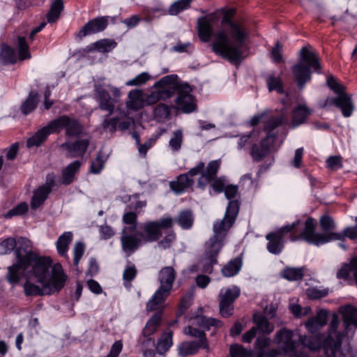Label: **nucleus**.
<instances>
[{
    "label": "nucleus",
    "instance_id": "obj_9",
    "mask_svg": "<svg viewBox=\"0 0 357 357\" xmlns=\"http://www.w3.org/2000/svg\"><path fill=\"white\" fill-rule=\"evenodd\" d=\"M222 326V323L218 319L204 316H197L192 325L184 328L183 333L190 337L197 339L196 342L201 344L202 349L206 352H209L211 349L203 329L209 330L211 326L220 328Z\"/></svg>",
    "mask_w": 357,
    "mask_h": 357
},
{
    "label": "nucleus",
    "instance_id": "obj_55",
    "mask_svg": "<svg viewBox=\"0 0 357 357\" xmlns=\"http://www.w3.org/2000/svg\"><path fill=\"white\" fill-rule=\"evenodd\" d=\"M183 142V132L181 130H176L173 132V136L170 139L169 145L173 151H178Z\"/></svg>",
    "mask_w": 357,
    "mask_h": 357
},
{
    "label": "nucleus",
    "instance_id": "obj_21",
    "mask_svg": "<svg viewBox=\"0 0 357 357\" xmlns=\"http://www.w3.org/2000/svg\"><path fill=\"white\" fill-rule=\"evenodd\" d=\"M275 136L268 134L260 144H254L250 149V155L255 162L262 160L270 153V148L275 142Z\"/></svg>",
    "mask_w": 357,
    "mask_h": 357
},
{
    "label": "nucleus",
    "instance_id": "obj_19",
    "mask_svg": "<svg viewBox=\"0 0 357 357\" xmlns=\"http://www.w3.org/2000/svg\"><path fill=\"white\" fill-rule=\"evenodd\" d=\"M339 324V319L336 314L333 316L332 320L330 323L329 332L324 341V347L327 351H331V354L334 355L337 349H339L342 344L343 335L337 332V328Z\"/></svg>",
    "mask_w": 357,
    "mask_h": 357
},
{
    "label": "nucleus",
    "instance_id": "obj_30",
    "mask_svg": "<svg viewBox=\"0 0 357 357\" xmlns=\"http://www.w3.org/2000/svg\"><path fill=\"white\" fill-rule=\"evenodd\" d=\"M55 132L52 127H50V123L47 126L38 130L32 137L28 139L26 145L29 148L33 146H40L47 139L50 133Z\"/></svg>",
    "mask_w": 357,
    "mask_h": 357
},
{
    "label": "nucleus",
    "instance_id": "obj_23",
    "mask_svg": "<svg viewBox=\"0 0 357 357\" xmlns=\"http://www.w3.org/2000/svg\"><path fill=\"white\" fill-rule=\"evenodd\" d=\"M89 144L88 139H79L74 142H66L63 143L61 148L66 151V157L76 158L83 155L89 146Z\"/></svg>",
    "mask_w": 357,
    "mask_h": 357
},
{
    "label": "nucleus",
    "instance_id": "obj_37",
    "mask_svg": "<svg viewBox=\"0 0 357 357\" xmlns=\"http://www.w3.org/2000/svg\"><path fill=\"white\" fill-rule=\"evenodd\" d=\"M73 233L70 231H66L62 234L58 238L56 245L58 254L68 258V246L73 241Z\"/></svg>",
    "mask_w": 357,
    "mask_h": 357
},
{
    "label": "nucleus",
    "instance_id": "obj_4",
    "mask_svg": "<svg viewBox=\"0 0 357 357\" xmlns=\"http://www.w3.org/2000/svg\"><path fill=\"white\" fill-rule=\"evenodd\" d=\"M320 69L318 56L307 47H303L300 50L299 61L292 67L291 71L298 87L303 89L311 79L312 71L319 73Z\"/></svg>",
    "mask_w": 357,
    "mask_h": 357
},
{
    "label": "nucleus",
    "instance_id": "obj_33",
    "mask_svg": "<svg viewBox=\"0 0 357 357\" xmlns=\"http://www.w3.org/2000/svg\"><path fill=\"white\" fill-rule=\"evenodd\" d=\"M137 215L134 212H126L123 215V222L130 226L125 227L121 231V239L125 235H135L137 229Z\"/></svg>",
    "mask_w": 357,
    "mask_h": 357
},
{
    "label": "nucleus",
    "instance_id": "obj_14",
    "mask_svg": "<svg viewBox=\"0 0 357 357\" xmlns=\"http://www.w3.org/2000/svg\"><path fill=\"white\" fill-rule=\"evenodd\" d=\"M110 91L112 97L108 91L100 86H96L95 95L98 102V107L101 110L107 111L109 115H112L115 109V104L119 100L121 93L117 87L111 86Z\"/></svg>",
    "mask_w": 357,
    "mask_h": 357
},
{
    "label": "nucleus",
    "instance_id": "obj_7",
    "mask_svg": "<svg viewBox=\"0 0 357 357\" xmlns=\"http://www.w3.org/2000/svg\"><path fill=\"white\" fill-rule=\"evenodd\" d=\"M31 252L33 255V259L30 261V266H32L31 275L36 278V281L40 284L48 283L53 284L54 271L55 268L59 272L61 278L63 279V287L68 279L67 275L64 273L63 269L60 264L52 265V261L50 257H40L37 253L31 250Z\"/></svg>",
    "mask_w": 357,
    "mask_h": 357
},
{
    "label": "nucleus",
    "instance_id": "obj_40",
    "mask_svg": "<svg viewBox=\"0 0 357 357\" xmlns=\"http://www.w3.org/2000/svg\"><path fill=\"white\" fill-rule=\"evenodd\" d=\"M64 8L63 0H54L47 14V20L49 23H54L59 18L62 10Z\"/></svg>",
    "mask_w": 357,
    "mask_h": 357
},
{
    "label": "nucleus",
    "instance_id": "obj_18",
    "mask_svg": "<svg viewBox=\"0 0 357 357\" xmlns=\"http://www.w3.org/2000/svg\"><path fill=\"white\" fill-rule=\"evenodd\" d=\"M176 77L174 75H167L154 84L153 88L157 89L160 100H165L177 92L178 84H175Z\"/></svg>",
    "mask_w": 357,
    "mask_h": 357
},
{
    "label": "nucleus",
    "instance_id": "obj_64",
    "mask_svg": "<svg viewBox=\"0 0 357 357\" xmlns=\"http://www.w3.org/2000/svg\"><path fill=\"white\" fill-rule=\"evenodd\" d=\"M271 344V339L266 336H259L255 342V349L261 354Z\"/></svg>",
    "mask_w": 357,
    "mask_h": 357
},
{
    "label": "nucleus",
    "instance_id": "obj_20",
    "mask_svg": "<svg viewBox=\"0 0 357 357\" xmlns=\"http://www.w3.org/2000/svg\"><path fill=\"white\" fill-rule=\"evenodd\" d=\"M292 337V331L286 328L278 331L275 335V343L285 355L292 354L296 349V342Z\"/></svg>",
    "mask_w": 357,
    "mask_h": 357
},
{
    "label": "nucleus",
    "instance_id": "obj_5",
    "mask_svg": "<svg viewBox=\"0 0 357 357\" xmlns=\"http://www.w3.org/2000/svg\"><path fill=\"white\" fill-rule=\"evenodd\" d=\"M315 229V220L312 218H307L305 221V231L303 237L310 244L320 245L333 241H344L345 238L351 240L357 239V225L354 227H346L342 233L317 234Z\"/></svg>",
    "mask_w": 357,
    "mask_h": 357
},
{
    "label": "nucleus",
    "instance_id": "obj_1",
    "mask_svg": "<svg viewBox=\"0 0 357 357\" xmlns=\"http://www.w3.org/2000/svg\"><path fill=\"white\" fill-rule=\"evenodd\" d=\"M222 24H228L229 33L234 42H229L225 31H218L214 33L212 50L216 54L231 63L240 61L247 50L245 41L249 35L248 29L243 24L231 21L227 15L223 17Z\"/></svg>",
    "mask_w": 357,
    "mask_h": 357
},
{
    "label": "nucleus",
    "instance_id": "obj_38",
    "mask_svg": "<svg viewBox=\"0 0 357 357\" xmlns=\"http://www.w3.org/2000/svg\"><path fill=\"white\" fill-rule=\"evenodd\" d=\"M50 192L49 187H43L42 185L35 190L31 201V208L36 209L40 206L47 199Z\"/></svg>",
    "mask_w": 357,
    "mask_h": 357
},
{
    "label": "nucleus",
    "instance_id": "obj_63",
    "mask_svg": "<svg viewBox=\"0 0 357 357\" xmlns=\"http://www.w3.org/2000/svg\"><path fill=\"white\" fill-rule=\"evenodd\" d=\"M84 252V244L82 242H77L75 244L73 252V264L75 266H77L80 259L82 257Z\"/></svg>",
    "mask_w": 357,
    "mask_h": 357
},
{
    "label": "nucleus",
    "instance_id": "obj_61",
    "mask_svg": "<svg viewBox=\"0 0 357 357\" xmlns=\"http://www.w3.org/2000/svg\"><path fill=\"white\" fill-rule=\"evenodd\" d=\"M220 313L223 317H229L232 315L234 305L232 303L219 300Z\"/></svg>",
    "mask_w": 357,
    "mask_h": 357
},
{
    "label": "nucleus",
    "instance_id": "obj_44",
    "mask_svg": "<svg viewBox=\"0 0 357 357\" xmlns=\"http://www.w3.org/2000/svg\"><path fill=\"white\" fill-rule=\"evenodd\" d=\"M116 45L117 43L114 40L109 38L101 39L93 44V47L91 48V50H93L101 53H108L115 48Z\"/></svg>",
    "mask_w": 357,
    "mask_h": 357
},
{
    "label": "nucleus",
    "instance_id": "obj_11",
    "mask_svg": "<svg viewBox=\"0 0 357 357\" xmlns=\"http://www.w3.org/2000/svg\"><path fill=\"white\" fill-rule=\"evenodd\" d=\"M224 245V241L212 236L205 243L204 257L200 261L199 265L203 273L211 274L213 268L218 263V256Z\"/></svg>",
    "mask_w": 357,
    "mask_h": 357
},
{
    "label": "nucleus",
    "instance_id": "obj_46",
    "mask_svg": "<svg viewBox=\"0 0 357 357\" xmlns=\"http://www.w3.org/2000/svg\"><path fill=\"white\" fill-rule=\"evenodd\" d=\"M303 268H286L282 272V276L289 280L296 281L301 280L304 275Z\"/></svg>",
    "mask_w": 357,
    "mask_h": 357
},
{
    "label": "nucleus",
    "instance_id": "obj_62",
    "mask_svg": "<svg viewBox=\"0 0 357 357\" xmlns=\"http://www.w3.org/2000/svg\"><path fill=\"white\" fill-rule=\"evenodd\" d=\"M328 294L327 289H319L315 287L309 288L306 290V294L311 299H319L325 297Z\"/></svg>",
    "mask_w": 357,
    "mask_h": 357
},
{
    "label": "nucleus",
    "instance_id": "obj_17",
    "mask_svg": "<svg viewBox=\"0 0 357 357\" xmlns=\"http://www.w3.org/2000/svg\"><path fill=\"white\" fill-rule=\"evenodd\" d=\"M33 255L29 252V255L16 258L17 262L8 268L6 279L11 284L19 282L20 275L30 267V261L33 259Z\"/></svg>",
    "mask_w": 357,
    "mask_h": 357
},
{
    "label": "nucleus",
    "instance_id": "obj_48",
    "mask_svg": "<svg viewBox=\"0 0 357 357\" xmlns=\"http://www.w3.org/2000/svg\"><path fill=\"white\" fill-rule=\"evenodd\" d=\"M17 50L19 59L20 61H24L31 58L29 45L27 44L25 37L19 36L17 38Z\"/></svg>",
    "mask_w": 357,
    "mask_h": 357
},
{
    "label": "nucleus",
    "instance_id": "obj_50",
    "mask_svg": "<svg viewBox=\"0 0 357 357\" xmlns=\"http://www.w3.org/2000/svg\"><path fill=\"white\" fill-rule=\"evenodd\" d=\"M108 24V17H98L91 20V33H98L105 29Z\"/></svg>",
    "mask_w": 357,
    "mask_h": 357
},
{
    "label": "nucleus",
    "instance_id": "obj_8",
    "mask_svg": "<svg viewBox=\"0 0 357 357\" xmlns=\"http://www.w3.org/2000/svg\"><path fill=\"white\" fill-rule=\"evenodd\" d=\"M301 221L299 220L294 222L291 225L283 226L278 231L271 232L266 234V238L268 241L267 244V250L269 252L274 255H279L284 248L285 235L289 234V238L291 241L305 239L303 235L305 231V226L303 231L299 234H296V228L299 225Z\"/></svg>",
    "mask_w": 357,
    "mask_h": 357
},
{
    "label": "nucleus",
    "instance_id": "obj_52",
    "mask_svg": "<svg viewBox=\"0 0 357 357\" xmlns=\"http://www.w3.org/2000/svg\"><path fill=\"white\" fill-rule=\"evenodd\" d=\"M151 76L147 72H143L133 79H131L126 82V85L128 86H139L146 84L149 80H150Z\"/></svg>",
    "mask_w": 357,
    "mask_h": 357
},
{
    "label": "nucleus",
    "instance_id": "obj_26",
    "mask_svg": "<svg viewBox=\"0 0 357 357\" xmlns=\"http://www.w3.org/2000/svg\"><path fill=\"white\" fill-rule=\"evenodd\" d=\"M254 328L257 331L263 335L271 334L275 328L273 323L270 322L268 318L260 313H255L252 317Z\"/></svg>",
    "mask_w": 357,
    "mask_h": 357
},
{
    "label": "nucleus",
    "instance_id": "obj_31",
    "mask_svg": "<svg viewBox=\"0 0 357 357\" xmlns=\"http://www.w3.org/2000/svg\"><path fill=\"white\" fill-rule=\"evenodd\" d=\"M173 344V332H164L158 339L155 351L159 355L165 354Z\"/></svg>",
    "mask_w": 357,
    "mask_h": 357
},
{
    "label": "nucleus",
    "instance_id": "obj_24",
    "mask_svg": "<svg viewBox=\"0 0 357 357\" xmlns=\"http://www.w3.org/2000/svg\"><path fill=\"white\" fill-rule=\"evenodd\" d=\"M326 338V336L324 334H319L317 335L306 337L305 336L303 338H301L302 344L308 347L312 351H317L321 348H323L325 351V353L327 354L328 357H333L334 355L331 354L330 351H327V349L324 347V341Z\"/></svg>",
    "mask_w": 357,
    "mask_h": 357
},
{
    "label": "nucleus",
    "instance_id": "obj_2",
    "mask_svg": "<svg viewBox=\"0 0 357 357\" xmlns=\"http://www.w3.org/2000/svg\"><path fill=\"white\" fill-rule=\"evenodd\" d=\"M174 222L172 217L145 222L140 226L142 231H136L135 235H125L121 238L123 251L130 255L142 244L158 241L162 236V230L172 229Z\"/></svg>",
    "mask_w": 357,
    "mask_h": 357
},
{
    "label": "nucleus",
    "instance_id": "obj_58",
    "mask_svg": "<svg viewBox=\"0 0 357 357\" xmlns=\"http://www.w3.org/2000/svg\"><path fill=\"white\" fill-rule=\"evenodd\" d=\"M320 226L323 230V234H329L333 232L335 228L334 220L328 215H324L320 218Z\"/></svg>",
    "mask_w": 357,
    "mask_h": 357
},
{
    "label": "nucleus",
    "instance_id": "obj_53",
    "mask_svg": "<svg viewBox=\"0 0 357 357\" xmlns=\"http://www.w3.org/2000/svg\"><path fill=\"white\" fill-rule=\"evenodd\" d=\"M192 0H178L174 2L169 8V14L176 15L182 10L188 8Z\"/></svg>",
    "mask_w": 357,
    "mask_h": 357
},
{
    "label": "nucleus",
    "instance_id": "obj_3",
    "mask_svg": "<svg viewBox=\"0 0 357 357\" xmlns=\"http://www.w3.org/2000/svg\"><path fill=\"white\" fill-rule=\"evenodd\" d=\"M220 167V160L209 162L206 167L204 162H199L186 174L179 175L176 181L170 182L169 186L176 193L181 194L193 185L194 180L190 177L199 176L197 179V187L204 190L215 173L218 172Z\"/></svg>",
    "mask_w": 357,
    "mask_h": 357
},
{
    "label": "nucleus",
    "instance_id": "obj_59",
    "mask_svg": "<svg viewBox=\"0 0 357 357\" xmlns=\"http://www.w3.org/2000/svg\"><path fill=\"white\" fill-rule=\"evenodd\" d=\"M218 172L215 173V175L213 178L208 182V184L211 183V187L213 190L216 193H220L225 190V179L224 177H217Z\"/></svg>",
    "mask_w": 357,
    "mask_h": 357
},
{
    "label": "nucleus",
    "instance_id": "obj_22",
    "mask_svg": "<svg viewBox=\"0 0 357 357\" xmlns=\"http://www.w3.org/2000/svg\"><path fill=\"white\" fill-rule=\"evenodd\" d=\"M329 105H335L338 107L344 117L351 116L354 110V105L351 97L345 92L339 95L336 98H331L327 100Z\"/></svg>",
    "mask_w": 357,
    "mask_h": 357
},
{
    "label": "nucleus",
    "instance_id": "obj_39",
    "mask_svg": "<svg viewBox=\"0 0 357 357\" xmlns=\"http://www.w3.org/2000/svg\"><path fill=\"white\" fill-rule=\"evenodd\" d=\"M38 93L36 91H31L26 99L21 105V112L24 115H27L32 112L38 105Z\"/></svg>",
    "mask_w": 357,
    "mask_h": 357
},
{
    "label": "nucleus",
    "instance_id": "obj_10",
    "mask_svg": "<svg viewBox=\"0 0 357 357\" xmlns=\"http://www.w3.org/2000/svg\"><path fill=\"white\" fill-rule=\"evenodd\" d=\"M240 202L237 200L230 201L226 208L222 219L216 220L213 226L214 238L225 240L228 231L234 225L238 214Z\"/></svg>",
    "mask_w": 357,
    "mask_h": 357
},
{
    "label": "nucleus",
    "instance_id": "obj_36",
    "mask_svg": "<svg viewBox=\"0 0 357 357\" xmlns=\"http://www.w3.org/2000/svg\"><path fill=\"white\" fill-rule=\"evenodd\" d=\"M200 349H202L201 344L195 341H185L178 345V353L179 356L185 357L197 354Z\"/></svg>",
    "mask_w": 357,
    "mask_h": 357
},
{
    "label": "nucleus",
    "instance_id": "obj_6",
    "mask_svg": "<svg viewBox=\"0 0 357 357\" xmlns=\"http://www.w3.org/2000/svg\"><path fill=\"white\" fill-rule=\"evenodd\" d=\"M176 278V271L172 266H165L158 273L160 287L146 303V310H160L166 298L170 295Z\"/></svg>",
    "mask_w": 357,
    "mask_h": 357
},
{
    "label": "nucleus",
    "instance_id": "obj_12",
    "mask_svg": "<svg viewBox=\"0 0 357 357\" xmlns=\"http://www.w3.org/2000/svg\"><path fill=\"white\" fill-rule=\"evenodd\" d=\"M54 283L40 284L42 287L26 280L24 284V293L26 296H44L51 295L59 292L63 288V279L62 276L55 268L54 271Z\"/></svg>",
    "mask_w": 357,
    "mask_h": 357
},
{
    "label": "nucleus",
    "instance_id": "obj_56",
    "mask_svg": "<svg viewBox=\"0 0 357 357\" xmlns=\"http://www.w3.org/2000/svg\"><path fill=\"white\" fill-rule=\"evenodd\" d=\"M284 119V117L282 115L271 117L264 126V130L268 132L267 135L270 134L271 131L279 127L282 123Z\"/></svg>",
    "mask_w": 357,
    "mask_h": 357
},
{
    "label": "nucleus",
    "instance_id": "obj_16",
    "mask_svg": "<svg viewBox=\"0 0 357 357\" xmlns=\"http://www.w3.org/2000/svg\"><path fill=\"white\" fill-rule=\"evenodd\" d=\"M192 88L188 84H178L175 102L177 107L184 113L192 112L197 107L195 98L190 94Z\"/></svg>",
    "mask_w": 357,
    "mask_h": 357
},
{
    "label": "nucleus",
    "instance_id": "obj_25",
    "mask_svg": "<svg viewBox=\"0 0 357 357\" xmlns=\"http://www.w3.org/2000/svg\"><path fill=\"white\" fill-rule=\"evenodd\" d=\"M128 109L137 111L145 106L143 91L132 89L128 94V100L126 102Z\"/></svg>",
    "mask_w": 357,
    "mask_h": 357
},
{
    "label": "nucleus",
    "instance_id": "obj_45",
    "mask_svg": "<svg viewBox=\"0 0 357 357\" xmlns=\"http://www.w3.org/2000/svg\"><path fill=\"white\" fill-rule=\"evenodd\" d=\"M160 315L158 313L154 314L147 321L143 329L142 333L144 337H149L153 335L160 325Z\"/></svg>",
    "mask_w": 357,
    "mask_h": 357
},
{
    "label": "nucleus",
    "instance_id": "obj_41",
    "mask_svg": "<svg viewBox=\"0 0 357 357\" xmlns=\"http://www.w3.org/2000/svg\"><path fill=\"white\" fill-rule=\"evenodd\" d=\"M171 112L168 105L164 103L157 105L153 111V116L155 121L159 123L165 122L170 117Z\"/></svg>",
    "mask_w": 357,
    "mask_h": 357
},
{
    "label": "nucleus",
    "instance_id": "obj_51",
    "mask_svg": "<svg viewBox=\"0 0 357 357\" xmlns=\"http://www.w3.org/2000/svg\"><path fill=\"white\" fill-rule=\"evenodd\" d=\"M266 84L270 91L275 90L280 93L283 92L282 84L279 77L273 75H268L266 78Z\"/></svg>",
    "mask_w": 357,
    "mask_h": 357
},
{
    "label": "nucleus",
    "instance_id": "obj_60",
    "mask_svg": "<svg viewBox=\"0 0 357 357\" xmlns=\"http://www.w3.org/2000/svg\"><path fill=\"white\" fill-rule=\"evenodd\" d=\"M327 85L338 96L345 92V87L339 84L332 75L327 77Z\"/></svg>",
    "mask_w": 357,
    "mask_h": 357
},
{
    "label": "nucleus",
    "instance_id": "obj_47",
    "mask_svg": "<svg viewBox=\"0 0 357 357\" xmlns=\"http://www.w3.org/2000/svg\"><path fill=\"white\" fill-rule=\"evenodd\" d=\"M240 289L237 287L228 288L225 290L222 289L219 294V300L234 303V301L239 296Z\"/></svg>",
    "mask_w": 357,
    "mask_h": 357
},
{
    "label": "nucleus",
    "instance_id": "obj_42",
    "mask_svg": "<svg viewBox=\"0 0 357 357\" xmlns=\"http://www.w3.org/2000/svg\"><path fill=\"white\" fill-rule=\"evenodd\" d=\"M0 61L3 64H14L17 62V55L14 49L3 45L0 52Z\"/></svg>",
    "mask_w": 357,
    "mask_h": 357
},
{
    "label": "nucleus",
    "instance_id": "obj_28",
    "mask_svg": "<svg viewBox=\"0 0 357 357\" xmlns=\"http://www.w3.org/2000/svg\"><path fill=\"white\" fill-rule=\"evenodd\" d=\"M328 312L326 310H319L314 317L309 319L305 322V326L310 333H315L326 324Z\"/></svg>",
    "mask_w": 357,
    "mask_h": 357
},
{
    "label": "nucleus",
    "instance_id": "obj_29",
    "mask_svg": "<svg viewBox=\"0 0 357 357\" xmlns=\"http://www.w3.org/2000/svg\"><path fill=\"white\" fill-rule=\"evenodd\" d=\"M81 167V162L75 160L67 165L61 172V183L65 185L71 184L75 178L76 174Z\"/></svg>",
    "mask_w": 357,
    "mask_h": 357
},
{
    "label": "nucleus",
    "instance_id": "obj_57",
    "mask_svg": "<svg viewBox=\"0 0 357 357\" xmlns=\"http://www.w3.org/2000/svg\"><path fill=\"white\" fill-rule=\"evenodd\" d=\"M109 114L105 117L102 123V127L105 131L114 132L116 130V127L119 123V118L113 117L109 118Z\"/></svg>",
    "mask_w": 357,
    "mask_h": 357
},
{
    "label": "nucleus",
    "instance_id": "obj_54",
    "mask_svg": "<svg viewBox=\"0 0 357 357\" xmlns=\"http://www.w3.org/2000/svg\"><path fill=\"white\" fill-rule=\"evenodd\" d=\"M29 209L28 204L26 202H21L16 206L9 210L5 215L6 218H11L14 216H18L25 214Z\"/></svg>",
    "mask_w": 357,
    "mask_h": 357
},
{
    "label": "nucleus",
    "instance_id": "obj_35",
    "mask_svg": "<svg viewBox=\"0 0 357 357\" xmlns=\"http://www.w3.org/2000/svg\"><path fill=\"white\" fill-rule=\"evenodd\" d=\"M343 315L346 331L348 332L351 326L357 327V308L348 305L340 310Z\"/></svg>",
    "mask_w": 357,
    "mask_h": 357
},
{
    "label": "nucleus",
    "instance_id": "obj_32",
    "mask_svg": "<svg viewBox=\"0 0 357 357\" xmlns=\"http://www.w3.org/2000/svg\"><path fill=\"white\" fill-rule=\"evenodd\" d=\"M243 265L242 258L236 257L228 261L221 269L222 274L227 278L234 277L238 273Z\"/></svg>",
    "mask_w": 357,
    "mask_h": 357
},
{
    "label": "nucleus",
    "instance_id": "obj_13",
    "mask_svg": "<svg viewBox=\"0 0 357 357\" xmlns=\"http://www.w3.org/2000/svg\"><path fill=\"white\" fill-rule=\"evenodd\" d=\"M31 242L26 238H7L0 243V255L10 254L14 250L15 258H20L29 255Z\"/></svg>",
    "mask_w": 357,
    "mask_h": 357
},
{
    "label": "nucleus",
    "instance_id": "obj_49",
    "mask_svg": "<svg viewBox=\"0 0 357 357\" xmlns=\"http://www.w3.org/2000/svg\"><path fill=\"white\" fill-rule=\"evenodd\" d=\"M165 236L158 241V246L163 250L169 248L176 240V234L172 229H167Z\"/></svg>",
    "mask_w": 357,
    "mask_h": 357
},
{
    "label": "nucleus",
    "instance_id": "obj_27",
    "mask_svg": "<svg viewBox=\"0 0 357 357\" xmlns=\"http://www.w3.org/2000/svg\"><path fill=\"white\" fill-rule=\"evenodd\" d=\"M198 33L200 40L208 42L213 35V20L211 17H205L198 21Z\"/></svg>",
    "mask_w": 357,
    "mask_h": 357
},
{
    "label": "nucleus",
    "instance_id": "obj_43",
    "mask_svg": "<svg viewBox=\"0 0 357 357\" xmlns=\"http://www.w3.org/2000/svg\"><path fill=\"white\" fill-rule=\"evenodd\" d=\"M176 221L183 229L191 228L194 222V217L192 211L188 209L181 211L176 218Z\"/></svg>",
    "mask_w": 357,
    "mask_h": 357
},
{
    "label": "nucleus",
    "instance_id": "obj_34",
    "mask_svg": "<svg viewBox=\"0 0 357 357\" xmlns=\"http://www.w3.org/2000/svg\"><path fill=\"white\" fill-rule=\"evenodd\" d=\"M311 114V110L304 105H299L292 113V128H296L303 123L307 117Z\"/></svg>",
    "mask_w": 357,
    "mask_h": 357
},
{
    "label": "nucleus",
    "instance_id": "obj_15",
    "mask_svg": "<svg viewBox=\"0 0 357 357\" xmlns=\"http://www.w3.org/2000/svg\"><path fill=\"white\" fill-rule=\"evenodd\" d=\"M50 127L55 132H59L62 129L66 130V135L69 137H79L83 132V126L76 119L63 115L50 122Z\"/></svg>",
    "mask_w": 357,
    "mask_h": 357
}]
</instances>
